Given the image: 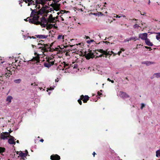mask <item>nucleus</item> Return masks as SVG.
<instances>
[{"instance_id":"nucleus-1","label":"nucleus","mask_w":160,"mask_h":160,"mask_svg":"<svg viewBox=\"0 0 160 160\" xmlns=\"http://www.w3.org/2000/svg\"><path fill=\"white\" fill-rule=\"evenodd\" d=\"M53 18L52 15L51 14L50 15L48 18V19H46L44 17H42V18H39V22H40V25H41L42 27H45L46 26V25L48 23V22L52 20Z\"/></svg>"},{"instance_id":"nucleus-2","label":"nucleus","mask_w":160,"mask_h":160,"mask_svg":"<svg viewBox=\"0 0 160 160\" xmlns=\"http://www.w3.org/2000/svg\"><path fill=\"white\" fill-rule=\"evenodd\" d=\"M13 62L11 64L6 62H3L2 64H0V69L6 70H14L13 68H15L13 66Z\"/></svg>"},{"instance_id":"nucleus-3","label":"nucleus","mask_w":160,"mask_h":160,"mask_svg":"<svg viewBox=\"0 0 160 160\" xmlns=\"http://www.w3.org/2000/svg\"><path fill=\"white\" fill-rule=\"evenodd\" d=\"M26 21H28L29 22L38 25H39L40 22H39L38 20L37 19V17L36 16L33 17L32 18H30L29 17L27 18L26 19H24Z\"/></svg>"},{"instance_id":"nucleus-4","label":"nucleus","mask_w":160,"mask_h":160,"mask_svg":"<svg viewBox=\"0 0 160 160\" xmlns=\"http://www.w3.org/2000/svg\"><path fill=\"white\" fill-rule=\"evenodd\" d=\"M47 62L44 63L45 67L47 68L50 67L51 65L54 64L55 60L51 57L47 58H46Z\"/></svg>"},{"instance_id":"nucleus-5","label":"nucleus","mask_w":160,"mask_h":160,"mask_svg":"<svg viewBox=\"0 0 160 160\" xmlns=\"http://www.w3.org/2000/svg\"><path fill=\"white\" fill-rule=\"evenodd\" d=\"M38 48L41 49V51L42 52H48V49H50L48 45L47 44H42L41 43H38Z\"/></svg>"},{"instance_id":"nucleus-6","label":"nucleus","mask_w":160,"mask_h":160,"mask_svg":"<svg viewBox=\"0 0 160 160\" xmlns=\"http://www.w3.org/2000/svg\"><path fill=\"white\" fill-rule=\"evenodd\" d=\"M98 51L100 53L104 54L105 55V58H107V56H108V55H112V54L113 53L112 51H108V49H107L106 51L103 50L102 49H100L99 50L98 49Z\"/></svg>"},{"instance_id":"nucleus-7","label":"nucleus","mask_w":160,"mask_h":160,"mask_svg":"<svg viewBox=\"0 0 160 160\" xmlns=\"http://www.w3.org/2000/svg\"><path fill=\"white\" fill-rule=\"evenodd\" d=\"M84 56L85 58L88 60L90 59L91 58H93L95 57L93 53H92V51L91 50L89 52L87 53L86 52L84 53Z\"/></svg>"},{"instance_id":"nucleus-8","label":"nucleus","mask_w":160,"mask_h":160,"mask_svg":"<svg viewBox=\"0 0 160 160\" xmlns=\"http://www.w3.org/2000/svg\"><path fill=\"white\" fill-rule=\"evenodd\" d=\"M29 62H32V64L39 62H40V57L39 55L37 54V55L33 58Z\"/></svg>"},{"instance_id":"nucleus-9","label":"nucleus","mask_w":160,"mask_h":160,"mask_svg":"<svg viewBox=\"0 0 160 160\" xmlns=\"http://www.w3.org/2000/svg\"><path fill=\"white\" fill-rule=\"evenodd\" d=\"M23 1L25 2L26 3H28V6H29L32 5H35V3L38 4L37 0H23Z\"/></svg>"},{"instance_id":"nucleus-10","label":"nucleus","mask_w":160,"mask_h":160,"mask_svg":"<svg viewBox=\"0 0 160 160\" xmlns=\"http://www.w3.org/2000/svg\"><path fill=\"white\" fill-rule=\"evenodd\" d=\"M30 10L32 11V12L30 14V17H32L33 18V17L36 16L37 17V19L39 20V16H38L37 11L36 10H33L31 8Z\"/></svg>"},{"instance_id":"nucleus-11","label":"nucleus","mask_w":160,"mask_h":160,"mask_svg":"<svg viewBox=\"0 0 160 160\" xmlns=\"http://www.w3.org/2000/svg\"><path fill=\"white\" fill-rule=\"evenodd\" d=\"M9 138H10L8 139V143L10 144L15 145L16 142L14 141V138L11 135H9Z\"/></svg>"},{"instance_id":"nucleus-12","label":"nucleus","mask_w":160,"mask_h":160,"mask_svg":"<svg viewBox=\"0 0 160 160\" xmlns=\"http://www.w3.org/2000/svg\"><path fill=\"white\" fill-rule=\"evenodd\" d=\"M119 94L120 97L124 99L129 98V96L126 92H120Z\"/></svg>"},{"instance_id":"nucleus-13","label":"nucleus","mask_w":160,"mask_h":160,"mask_svg":"<svg viewBox=\"0 0 160 160\" xmlns=\"http://www.w3.org/2000/svg\"><path fill=\"white\" fill-rule=\"evenodd\" d=\"M148 34L147 33L139 34V38H141L142 40H145L147 38Z\"/></svg>"},{"instance_id":"nucleus-14","label":"nucleus","mask_w":160,"mask_h":160,"mask_svg":"<svg viewBox=\"0 0 160 160\" xmlns=\"http://www.w3.org/2000/svg\"><path fill=\"white\" fill-rule=\"evenodd\" d=\"M50 159L51 160H59L60 159V157L57 154H52L50 156Z\"/></svg>"},{"instance_id":"nucleus-15","label":"nucleus","mask_w":160,"mask_h":160,"mask_svg":"<svg viewBox=\"0 0 160 160\" xmlns=\"http://www.w3.org/2000/svg\"><path fill=\"white\" fill-rule=\"evenodd\" d=\"M81 98V99H82L84 103L87 102L88 101L89 98V97L88 95L84 96L82 95L80 96Z\"/></svg>"},{"instance_id":"nucleus-16","label":"nucleus","mask_w":160,"mask_h":160,"mask_svg":"<svg viewBox=\"0 0 160 160\" xmlns=\"http://www.w3.org/2000/svg\"><path fill=\"white\" fill-rule=\"evenodd\" d=\"M46 12V8L42 7V8L38 11H37L38 16L39 15H42L44 13Z\"/></svg>"},{"instance_id":"nucleus-17","label":"nucleus","mask_w":160,"mask_h":160,"mask_svg":"<svg viewBox=\"0 0 160 160\" xmlns=\"http://www.w3.org/2000/svg\"><path fill=\"white\" fill-rule=\"evenodd\" d=\"M35 36L37 38H39V39H42L44 38H46L48 37V35H36Z\"/></svg>"},{"instance_id":"nucleus-18","label":"nucleus","mask_w":160,"mask_h":160,"mask_svg":"<svg viewBox=\"0 0 160 160\" xmlns=\"http://www.w3.org/2000/svg\"><path fill=\"white\" fill-rule=\"evenodd\" d=\"M145 41L146 44L147 45L150 46H152L153 45L152 43L150 42L149 39L147 38Z\"/></svg>"},{"instance_id":"nucleus-19","label":"nucleus","mask_w":160,"mask_h":160,"mask_svg":"<svg viewBox=\"0 0 160 160\" xmlns=\"http://www.w3.org/2000/svg\"><path fill=\"white\" fill-rule=\"evenodd\" d=\"M142 64H145L147 66H148V65L153 63V62H151L150 61H146L142 62Z\"/></svg>"},{"instance_id":"nucleus-20","label":"nucleus","mask_w":160,"mask_h":160,"mask_svg":"<svg viewBox=\"0 0 160 160\" xmlns=\"http://www.w3.org/2000/svg\"><path fill=\"white\" fill-rule=\"evenodd\" d=\"M154 77L160 78V73H156L154 74L152 77L151 78V79H152Z\"/></svg>"},{"instance_id":"nucleus-21","label":"nucleus","mask_w":160,"mask_h":160,"mask_svg":"<svg viewBox=\"0 0 160 160\" xmlns=\"http://www.w3.org/2000/svg\"><path fill=\"white\" fill-rule=\"evenodd\" d=\"M6 149L4 147H0V154L1 155H3L2 154L3 152H5Z\"/></svg>"},{"instance_id":"nucleus-22","label":"nucleus","mask_w":160,"mask_h":160,"mask_svg":"<svg viewBox=\"0 0 160 160\" xmlns=\"http://www.w3.org/2000/svg\"><path fill=\"white\" fill-rule=\"evenodd\" d=\"M12 98V97L11 96H8L7 98L6 101L10 103L11 102V100Z\"/></svg>"},{"instance_id":"nucleus-23","label":"nucleus","mask_w":160,"mask_h":160,"mask_svg":"<svg viewBox=\"0 0 160 160\" xmlns=\"http://www.w3.org/2000/svg\"><path fill=\"white\" fill-rule=\"evenodd\" d=\"M0 138L1 139L4 140L7 139L8 138L7 136L5 135L4 133H1L0 134Z\"/></svg>"},{"instance_id":"nucleus-24","label":"nucleus","mask_w":160,"mask_h":160,"mask_svg":"<svg viewBox=\"0 0 160 160\" xmlns=\"http://www.w3.org/2000/svg\"><path fill=\"white\" fill-rule=\"evenodd\" d=\"M7 72L5 74V76L6 77H10V75L12 74V72L11 71H7Z\"/></svg>"},{"instance_id":"nucleus-25","label":"nucleus","mask_w":160,"mask_h":160,"mask_svg":"<svg viewBox=\"0 0 160 160\" xmlns=\"http://www.w3.org/2000/svg\"><path fill=\"white\" fill-rule=\"evenodd\" d=\"M38 1V4H41L43 6L45 4V0H37Z\"/></svg>"},{"instance_id":"nucleus-26","label":"nucleus","mask_w":160,"mask_h":160,"mask_svg":"<svg viewBox=\"0 0 160 160\" xmlns=\"http://www.w3.org/2000/svg\"><path fill=\"white\" fill-rule=\"evenodd\" d=\"M25 154L23 152H21L19 154V155L20 156L22 159H24V158H26V157L25 155Z\"/></svg>"},{"instance_id":"nucleus-27","label":"nucleus","mask_w":160,"mask_h":160,"mask_svg":"<svg viewBox=\"0 0 160 160\" xmlns=\"http://www.w3.org/2000/svg\"><path fill=\"white\" fill-rule=\"evenodd\" d=\"M156 156L158 157H160V149L156 151Z\"/></svg>"},{"instance_id":"nucleus-28","label":"nucleus","mask_w":160,"mask_h":160,"mask_svg":"<svg viewBox=\"0 0 160 160\" xmlns=\"http://www.w3.org/2000/svg\"><path fill=\"white\" fill-rule=\"evenodd\" d=\"M21 81V80L20 79L15 80L14 81V82L17 83H19Z\"/></svg>"},{"instance_id":"nucleus-29","label":"nucleus","mask_w":160,"mask_h":160,"mask_svg":"<svg viewBox=\"0 0 160 160\" xmlns=\"http://www.w3.org/2000/svg\"><path fill=\"white\" fill-rule=\"evenodd\" d=\"M157 34L158 35L156 36V38L158 40H159L160 39V32L157 33Z\"/></svg>"},{"instance_id":"nucleus-30","label":"nucleus","mask_w":160,"mask_h":160,"mask_svg":"<svg viewBox=\"0 0 160 160\" xmlns=\"http://www.w3.org/2000/svg\"><path fill=\"white\" fill-rule=\"evenodd\" d=\"M64 37L62 35H59L58 37V39L60 40L61 39H63Z\"/></svg>"},{"instance_id":"nucleus-31","label":"nucleus","mask_w":160,"mask_h":160,"mask_svg":"<svg viewBox=\"0 0 160 160\" xmlns=\"http://www.w3.org/2000/svg\"><path fill=\"white\" fill-rule=\"evenodd\" d=\"M68 66H69L68 64H64V68H65V70H66V69L70 68L68 67Z\"/></svg>"},{"instance_id":"nucleus-32","label":"nucleus","mask_w":160,"mask_h":160,"mask_svg":"<svg viewBox=\"0 0 160 160\" xmlns=\"http://www.w3.org/2000/svg\"><path fill=\"white\" fill-rule=\"evenodd\" d=\"M40 4H37V3H35V7L36 8L39 9L40 8V5H39Z\"/></svg>"},{"instance_id":"nucleus-33","label":"nucleus","mask_w":160,"mask_h":160,"mask_svg":"<svg viewBox=\"0 0 160 160\" xmlns=\"http://www.w3.org/2000/svg\"><path fill=\"white\" fill-rule=\"evenodd\" d=\"M48 24H47L46 26V29L48 30L52 28L51 27L50 24H48Z\"/></svg>"},{"instance_id":"nucleus-34","label":"nucleus","mask_w":160,"mask_h":160,"mask_svg":"<svg viewBox=\"0 0 160 160\" xmlns=\"http://www.w3.org/2000/svg\"><path fill=\"white\" fill-rule=\"evenodd\" d=\"M57 19V18H53L52 19V20H51V21H50L49 22V23H53V22H54V21H56V20Z\"/></svg>"},{"instance_id":"nucleus-35","label":"nucleus","mask_w":160,"mask_h":160,"mask_svg":"<svg viewBox=\"0 0 160 160\" xmlns=\"http://www.w3.org/2000/svg\"><path fill=\"white\" fill-rule=\"evenodd\" d=\"M10 132H4L3 133L6 135V136H7L9 138V135H10Z\"/></svg>"},{"instance_id":"nucleus-36","label":"nucleus","mask_w":160,"mask_h":160,"mask_svg":"<svg viewBox=\"0 0 160 160\" xmlns=\"http://www.w3.org/2000/svg\"><path fill=\"white\" fill-rule=\"evenodd\" d=\"M133 28H138L139 27L138 24H136L133 25Z\"/></svg>"},{"instance_id":"nucleus-37","label":"nucleus","mask_w":160,"mask_h":160,"mask_svg":"<svg viewBox=\"0 0 160 160\" xmlns=\"http://www.w3.org/2000/svg\"><path fill=\"white\" fill-rule=\"evenodd\" d=\"M82 100V99H81V97H80V99L78 100V103L80 105H81L82 104V102L81 101Z\"/></svg>"},{"instance_id":"nucleus-38","label":"nucleus","mask_w":160,"mask_h":160,"mask_svg":"<svg viewBox=\"0 0 160 160\" xmlns=\"http://www.w3.org/2000/svg\"><path fill=\"white\" fill-rule=\"evenodd\" d=\"M141 109H143V108L145 107V105L144 103H142L141 104Z\"/></svg>"},{"instance_id":"nucleus-39","label":"nucleus","mask_w":160,"mask_h":160,"mask_svg":"<svg viewBox=\"0 0 160 160\" xmlns=\"http://www.w3.org/2000/svg\"><path fill=\"white\" fill-rule=\"evenodd\" d=\"M145 48L146 49H149V50H150V51L152 50L151 48L150 47H148L147 46H145Z\"/></svg>"},{"instance_id":"nucleus-40","label":"nucleus","mask_w":160,"mask_h":160,"mask_svg":"<svg viewBox=\"0 0 160 160\" xmlns=\"http://www.w3.org/2000/svg\"><path fill=\"white\" fill-rule=\"evenodd\" d=\"M135 40H138V38H136V37H135V38H133V37H132V38H131V40H135Z\"/></svg>"},{"instance_id":"nucleus-41","label":"nucleus","mask_w":160,"mask_h":160,"mask_svg":"<svg viewBox=\"0 0 160 160\" xmlns=\"http://www.w3.org/2000/svg\"><path fill=\"white\" fill-rule=\"evenodd\" d=\"M53 89H54V88H53V87H50V88L48 89L47 91H48V90H52Z\"/></svg>"},{"instance_id":"nucleus-42","label":"nucleus","mask_w":160,"mask_h":160,"mask_svg":"<svg viewBox=\"0 0 160 160\" xmlns=\"http://www.w3.org/2000/svg\"><path fill=\"white\" fill-rule=\"evenodd\" d=\"M24 153L25 154V156L26 157L27 156V154L28 153V152L27 151V150H26L25 152Z\"/></svg>"},{"instance_id":"nucleus-43","label":"nucleus","mask_w":160,"mask_h":160,"mask_svg":"<svg viewBox=\"0 0 160 160\" xmlns=\"http://www.w3.org/2000/svg\"><path fill=\"white\" fill-rule=\"evenodd\" d=\"M103 43H106L107 44H109L110 43V42H108V41H103Z\"/></svg>"},{"instance_id":"nucleus-44","label":"nucleus","mask_w":160,"mask_h":160,"mask_svg":"<svg viewBox=\"0 0 160 160\" xmlns=\"http://www.w3.org/2000/svg\"><path fill=\"white\" fill-rule=\"evenodd\" d=\"M102 94L100 92H98V95L99 96H100Z\"/></svg>"},{"instance_id":"nucleus-45","label":"nucleus","mask_w":160,"mask_h":160,"mask_svg":"<svg viewBox=\"0 0 160 160\" xmlns=\"http://www.w3.org/2000/svg\"><path fill=\"white\" fill-rule=\"evenodd\" d=\"M141 46V44H138L137 45L136 48H140V46Z\"/></svg>"},{"instance_id":"nucleus-46","label":"nucleus","mask_w":160,"mask_h":160,"mask_svg":"<svg viewBox=\"0 0 160 160\" xmlns=\"http://www.w3.org/2000/svg\"><path fill=\"white\" fill-rule=\"evenodd\" d=\"M102 54H101L100 55H99V57H104V55H105L104 54H103V53H102Z\"/></svg>"},{"instance_id":"nucleus-47","label":"nucleus","mask_w":160,"mask_h":160,"mask_svg":"<svg viewBox=\"0 0 160 160\" xmlns=\"http://www.w3.org/2000/svg\"><path fill=\"white\" fill-rule=\"evenodd\" d=\"M55 25H56V24H54L53 27H54L55 28L57 29L58 27L57 26H56Z\"/></svg>"},{"instance_id":"nucleus-48","label":"nucleus","mask_w":160,"mask_h":160,"mask_svg":"<svg viewBox=\"0 0 160 160\" xmlns=\"http://www.w3.org/2000/svg\"><path fill=\"white\" fill-rule=\"evenodd\" d=\"M12 62L13 63H15V62H14V63H13V62ZM14 64L13 65H14V64ZM13 66L14 67V66ZM17 66H16V65H15V67L14 66V67L15 68H13V69L14 70V69H17Z\"/></svg>"},{"instance_id":"nucleus-49","label":"nucleus","mask_w":160,"mask_h":160,"mask_svg":"<svg viewBox=\"0 0 160 160\" xmlns=\"http://www.w3.org/2000/svg\"><path fill=\"white\" fill-rule=\"evenodd\" d=\"M30 38H33V39H36V38L32 36V37H29Z\"/></svg>"},{"instance_id":"nucleus-50","label":"nucleus","mask_w":160,"mask_h":160,"mask_svg":"<svg viewBox=\"0 0 160 160\" xmlns=\"http://www.w3.org/2000/svg\"><path fill=\"white\" fill-rule=\"evenodd\" d=\"M34 85L35 86V85H36V82H34V83H32L31 84V85Z\"/></svg>"},{"instance_id":"nucleus-51","label":"nucleus","mask_w":160,"mask_h":160,"mask_svg":"<svg viewBox=\"0 0 160 160\" xmlns=\"http://www.w3.org/2000/svg\"><path fill=\"white\" fill-rule=\"evenodd\" d=\"M85 37H86V38L87 39H89V38L90 39V37L89 36H85Z\"/></svg>"},{"instance_id":"nucleus-52","label":"nucleus","mask_w":160,"mask_h":160,"mask_svg":"<svg viewBox=\"0 0 160 160\" xmlns=\"http://www.w3.org/2000/svg\"><path fill=\"white\" fill-rule=\"evenodd\" d=\"M2 61V59L0 58V64H2L3 63V62L2 61Z\"/></svg>"},{"instance_id":"nucleus-53","label":"nucleus","mask_w":160,"mask_h":160,"mask_svg":"<svg viewBox=\"0 0 160 160\" xmlns=\"http://www.w3.org/2000/svg\"><path fill=\"white\" fill-rule=\"evenodd\" d=\"M55 81V82H58V81H59V80L58 79V78H57V79H56Z\"/></svg>"},{"instance_id":"nucleus-54","label":"nucleus","mask_w":160,"mask_h":160,"mask_svg":"<svg viewBox=\"0 0 160 160\" xmlns=\"http://www.w3.org/2000/svg\"><path fill=\"white\" fill-rule=\"evenodd\" d=\"M122 52V51H119L118 52V54L119 55H120V54Z\"/></svg>"},{"instance_id":"nucleus-55","label":"nucleus","mask_w":160,"mask_h":160,"mask_svg":"<svg viewBox=\"0 0 160 160\" xmlns=\"http://www.w3.org/2000/svg\"><path fill=\"white\" fill-rule=\"evenodd\" d=\"M43 141H44V140L42 139H41L40 140V141L41 142H43Z\"/></svg>"},{"instance_id":"nucleus-56","label":"nucleus","mask_w":160,"mask_h":160,"mask_svg":"<svg viewBox=\"0 0 160 160\" xmlns=\"http://www.w3.org/2000/svg\"><path fill=\"white\" fill-rule=\"evenodd\" d=\"M43 42H44V41L42 40H39V42H41V43H42Z\"/></svg>"},{"instance_id":"nucleus-57","label":"nucleus","mask_w":160,"mask_h":160,"mask_svg":"<svg viewBox=\"0 0 160 160\" xmlns=\"http://www.w3.org/2000/svg\"><path fill=\"white\" fill-rule=\"evenodd\" d=\"M96 154L95 152H93V153H92V154L93 155L94 157L95 156V155Z\"/></svg>"},{"instance_id":"nucleus-58","label":"nucleus","mask_w":160,"mask_h":160,"mask_svg":"<svg viewBox=\"0 0 160 160\" xmlns=\"http://www.w3.org/2000/svg\"><path fill=\"white\" fill-rule=\"evenodd\" d=\"M107 80H108V81H109V82H110V81H111V80H110V78H108L107 79Z\"/></svg>"},{"instance_id":"nucleus-59","label":"nucleus","mask_w":160,"mask_h":160,"mask_svg":"<svg viewBox=\"0 0 160 160\" xmlns=\"http://www.w3.org/2000/svg\"><path fill=\"white\" fill-rule=\"evenodd\" d=\"M112 83H113L114 82V81L113 80H111L110 81Z\"/></svg>"},{"instance_id":"nucleus-60","label":"nucleus","mask_w":160,"mask_h":160,"mask_svg":"<svg viewBox=\"0 0 160 160\" xmlns=\"http://www.w3.org/2000/svg\"><path fill=\"white\" fill-rule=\"evenodd\" d=\"M50 24V26H51L52 28L53 27V24Z\"/></svg>"},{"instance_id":"nucleus-61","label":"nucleus","mask_w":160,"mask_h":160,"mask_svg":"<svg viewBox=\"0 0 160 160\" xmlns=\"http://www.w3.org/2000/svg\"><path fill=\"white\" fill-rule=\"evenodd\" d=\"M94 51V52H92V53H94V54H95V53L97 54V52H96V51Z\"/></svg>"},{"instance_id":"nucleus-62","label":"nucleus","mask_w":160,"mask_h":160,"mask_svg":"<svg viewBox=\"0 0 160 160\" xmlns=\"http://www.w3.org/2000/svg\"><path fill=\"white\" fill-rule=\"evenodd\" d=\"M94 41V40H91L90 42H93Z\"/></svg>"},{"instance_id":"nucleus-63","label":"nucleus","mask_w":160,"mask_h":160,"mask_svg":"<svg viewBox=\"0 0 160 160\" xmlns=\"http://www.w3.org/2000/svg\"><path fill=\"white\" fill-rule=\"evenodd\" d=\"M150 0H149L148 2V4L149 5L150 4Z\"/></svg>"},{"instance_id":"nucleus-64","label":"nucleus","mask_w":160,"mask_h":160,"mask_svg":"<svg viewBox=\"0 0 160 160\" xmlns=\"http://www.w3.org/2000/svg\"><path fill=\"white\" fill-rule=\"evenodd\" d=\"M16 142L17 143H19V140H17V141H16Z\"/></svg>"}]
</instances>
